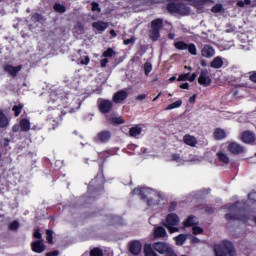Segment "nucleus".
I'll return each mask as SVG.
<instances>
[{
  "instance_id": "nucleus-1",
  "label": "nucleus",
  "mask_w": 256,
  "mask_h": 256,
  "mask_svg": "<svg viewBox=\"0 0 256 256\" xmlns=\"http://www.w3.org/2000/svg\"><path fill=\"white\" fill-rule=\"evenodd\" d=\"M57 94L52 93L50 95V103H56L59 109H68L65 113H74L81 107V94L77 90H71L68 93L62 94L61 97L55 99Z\"/></svg>"
},
{
  "instance_id": "nucleus-2",
  "label": "nucleus",
  "mask_w": 256,
  "mask_h": 256,
  "mask_svg": "<svg viewBox=\"0 0 256 256\" xmlns=\"http://www.w3.org/2000/svg\"><path fill=\"white\" fill-rule=\"evenodd\" d=\"M132 195H139L141 199H147L148 207H155L161 201V194L151 188H135Z\"/></svg>"
},
{
  "instance_id": "nucleus-3",
  "label": "nucleus",
  "mask_w": 256,
  "mask_h": 256,
  "mask_svg": "<svg viewBox=\"0 0 256 256\" xmlns=\"http://www.w3.org/2000/svg\"><path fill=\"white\" fill-rule=\"evenodd\" d=\"M214 251L216 256H235V248H233V244L227 240L222 241L221 244H216Z\"/></svg>"
},
{
  "instance_id": "nucleus-4",
  "label": "nucleus",
  "mask_w": 256,
  "mask_h": 256,
  "mask_svg": "<svg viewBox=\"0 0 256 256\" xmlns=\"http://www.w3.org/2000/svg\"><path fill=\"white\" fill-rule=\"evenodd\" d=\"M226 209L228 210V213L225 215L226 221H229L231 219H239L240 221H247V217L243 216V211L239 209V202H237L234 205H227Z\"/></svg>"
},
{
  "instance_id": "nucleus-5",
  "label": "nucleus",
  "mask_w": 256,
  "mask_h": 256,
  "mask_svg": "<svg viewBox=\"0 0 256 256\" xmlns=\"http://www.w3.org/2000/svg\"><path fill=\"white\" fill-rule=\"evenodd\" d=\"M179 215L176 213H170L166 216L165 227L168 229L169 233H179Z\"/></svg>"
},
{
  "instance_id": "nucleus-6",
  "label": "nucleus",
  "mask_w": 256,
  "mask_h": 256,
  "mask_svg": "<svg viewBox=\"0 0 256 256\" xmlns=\"http://www.w3.org/2000/svg\"><path fill=\"white\" fill-rule=\"evenodd\" d=\"M154 251L160 253V255L177 256L173 251V248L165 242H156L153 244Z\"/></svg>"
},
{
  "instance_id": "nucleus-7",
  "label": "nucleus",
  "mask_w": 256,
  "mask_h": 256,
  "mask_svg": "<svg viewBox=\"0 0 256 256\" xmlns=\"http://www.w3.org/2000/svg\"><path fill=\"white\" fill-rule=\"evenodd\" d=\"M105 183V178H103V175L99 174L96 178H94L88 187V190L91 191V189H103V184Z\"/></svg>"
},
{
  "instance_id": "nucleus-8",
  "label": "nucleus",
  "mask_w": 256,
  "mask_h": 256,
  "mask_svg": "<svg viewBox=\"0 0 256 256\" xmlns=\"http://www.w3.org/2000/svg\"><path fill=\"white\" fill-rule=\"evenodd\" d=\"M98 107L101 113H109L113 109V102L100 98L98 100Z\"/></svg>"
},
{
  "instance_id": "nucleus-9",
  "label": "nucleus",
  "mask_w": 256,
  "mask_h": 256,
  "mask_svg": "<svg viewBox=\"0 0 256 256\" xmlns=\"http://www.w3.org/2000/svg\"><path fill=\"white\" fill-rule=\"evenodd\" d=\"M228 151L232 153V155H241V153H245V147L237 142H231L228 145Z\"/></svg>"
},
{
  "instance_id": "nucleus-10",
  "label": "nucleus",
  "mask_w": 256,
  "mask_h": 256,
  "mask_svg": "<svg viewBox=\"0 0 256 256\" xmlns=\"http://www.w3.org/2000/svg\"><path fill=\"white\" fill-rule=\"evenodd\" d=\"M198 83L204 87H209V85H211V77L209 76V72L207 70L201 71L198 78Z\"/></svg>"
},
{
  "instance_id": "nucleus-11",
  "label": "nucleus",
  "mask_w": 256,
  "mask_h": 256,
  "mask_svg": "<svg viewBox=\"0 0 256 256\" xmlns=\"http://www.w3.org/2000/svg\"><path fill=\"white\" fill-rule=\"evenodd\" d=\"M225 63L227 64V60L223 59L221 56H217L210 63V67H212V69H221Z\"/></svg>"
},
{
  "instance_id": "nucleus-12",
  "label": "nucleus",
  "mask_w": 256,
  "mask_h": 256,
  "mask_svg": "<svg viewBox=\"0 0 256 256\" xmlns=\"http://www.w3.org/2000/svg\"><path fill=\"white\" fill-rule=\"evenodd\" d=\"M109 139H111V132L107 130L99 132L96 136V141H98L99 143H107Z\"/></svg>"
},
{
  "instance_id": "nucleus-13",
  "label": "nucleus",
  "mask_w": 256,
  "mask_h": 256,
  "mask_svg": "<svg viewBox=\"0 0 256 256\" xmlns=\"http://www.w3.org/2000/svg\"><path fill=\"white\" fill-rule=\"evenodd\" d=\"M201 55L206 59H211L215 55V49L211 45H205L202 48Z\"/></svg>"
},
{
  "instance_id": "nucleus-14",
  "label": "nucleus",
  "mask_w": 256,
  "mask_h": 256,
  "mask_svg": "<svg viewBox=\"0 0 256 256\" xmlns=\"http://www.w3.org/2000/svg\"><path fill=\"white\" fill-rule=\"evenodd\" d=\"M126 99H127V91L125 90L118 91L113 96L114 103H122V101H125Z\"/></svg>"
},
{
  "instance_id": "nucleus-15",
  "label": "nucleus",
  "mask_w": 256,
  "mask_h": 256,
  "mask_svg": "<svg viewBox=\"0 0 256 256\" xmlns=\"http://www.w3.org/2000/svg\"><path fill=\"white\" fill-rule=\"evenodd\" d=\"M21 69H23L22 65H18V66L7 65L4 68L5 72L9 73V75H11L12 77H15V75H17V72L21 71Z\"/></svg>"
},
{
  "instance_id": "nucleus-16",
  "label": "nucleus",
  "mask_w": 256,
  "mask_h": 256,
  "mask_svg": "<svg viewBox=\"0 0 256 256\" xmlns=\"http://www.w3.org/2000/svg\"><path fill=\"white\" fill-rule=\"evenodd\" d=\"M32 250L34 253H43L45 251V244L41 240L35 241L32 243Z\"/></svg>"
},
{
  "instance_id": "nucleus-17",
  "label": "nucleus",
  "mask_w": 256,
  "mask_h": 256,
  "mask_svg": "<svg viewBox=\"0 0 256 256\" xmlns=\"http://www.w3.org/2000/svg\"><path fill=\"white\" fill-rule=\"evenodd\" d=\"M242 141L243 143H253L255 142V133L251 131H246L242 133Z\"/></svg>"
},
{
  "instance_id": "nucleus-18",
  "label": "nucleus",
  "mask_w": 256,
  "mask_h": 256,
  "mask_svg": "<svg viewBox=\"0 0 256 256\" xmlns=\"http://www.w3.org/2000/svg\"><path fill=\"white\" fill-rule=\"evenodd\" d=\"M141 242L134 241L130 243V252L133 253V255H139L141 253Z\"/></svg>"
},
{
  "instance_id": "nucleus-19",
  "label": "nucleus",
  "mask_w": 256,
  "mask_h": 256,
  "mask_svg": "<svg viewBox=\"0 0 256 256\" xmlns=\"http://www.w3.org/2000/svg\"><path fill=\"white\" fill-rule=\"evenodd\" d=\"M199 220L197 217L191 215L186 220L183 221L184 227H193L194 225H198Z\"/></svg>"
},
{
  "instance_id": "nucleus-20",
  "label": "nucleus",
  "mask_w": 256,
  "mask_h": 256,
  "mask_svg": "<svg viewBox=\"0 0 256 256\" xmlns=\"http://www.w3.org/2000/svg\"><path fill=\"white\" fill-rule=\"evenodd\" d=\"M183 141L186 145H189L190 147H195V145H197V138H195V136H191L189 134H187L183 137Z\"/></svg>"
},
{
  "instance_id": "nucleus-21",
  "label": "nucleus",
  "mask_w": 256,
  "mask_h": 256,
  "mask_svg": "<svg viewBox=\"0 0 256 256\" xmlns=\"http://www.w3.org/2000/svg\"><path fill=\"white\" fill-rule=\"evenodd\" d=\"M92 27L94 29H96V31L103 32V31H105V29H107L109 27V24H107V22L98 21V22H94L92 24Z\"/></svg>"
},
{
  "instance_id": "nucleus-22",
  "label": "nucleus",
  "mask_w": 256,
  "mask_h": 256,
  "mask_svg": "<svg viewBox=\"0 0 256 256\" xmlns=\"http://www.w3.org/2000/svg\"><path fill=\"white\" fill-rule=\"evenodd\" d=\"M171 161H173L177 165H185V163H187V159L183 158V156L179 154H172Z\"/></svg>"
},
{
  "instance_id": "nucleus-23",
  "label": "nucleus",
  "mask_w": 256,
  "mask_h": 256,
  "mask_svg": "<svg viewBox=\"0 0 256 256\" xmlns=\"http://www.w3.org/2000/svg\"><path fill=\"white\" fill-rule=\"evenodd\" d=\"M195 79H197L196 73H193L191 76L189 75V73H186V74H182L178 77V81H190L191 83H193V81H195Z\"/></svg>"
},
{
  "instance_id": "nucleus-24",
  "label": "nucleus",
  "mask_w": 256,
  "mask_h": 256,
  "mask_svg": "<svg viewBox=\"0 0 256 256\" xmlns=\"http://www.w3.org/2000/svg\"><path fill=\"white\" fill-rule=\"evenodd\" d=\"M154 236L157 238L167 237V230H165L162 226H158L154 229Z\"/></svg>"
},
{
  "instance_id": "nucleus-25",
  "label": "nucleus",
  "mask_w": 256,
  "mask_h": 256,
  "mask_svg": "<svg viewBox=\"0 0 256 256\" xmlns=\"http://www.w3.org/2000/svg\"><path fill=\"white\" fill-rule=\"evenodd\" d=\"M144 255L145 256H157V253H155V248H153V244H146L144 246Z\"/></svg>"
},
{
  "instance_id": "nucleus-26",
  "label": "nucleus",
  "mask_w": 256,
  "mask_h": 256,
  "mask_svg": "<svg viewBox=\"0 0 256 256\" xmlns=\"http://www.w3.org/2000/svg\"><path fill=\"white\" fill-rule=\"evenodd\" d=\"M143 131V129L141 128V126H135L130 128V137H135L136 139L139 137V135H141V132Z\"/></svg>"
},
{
  "instance_id": "nucleus-27",
  "label": "nucleus",
  "mask_w": 256,
  "mask_h": 256,
  "mask_svg": "<svg viewBox=\"0 0 256 256\" xmlns=\"http://www.w3.org/2000/svg\"><path fill=\"white\" fill-rule=\"evenodd\" d=\"M107 121L112 123L113 125H121L124 123L122 117H115L114 115H110L107 117Z\"/></svg>"
},
{
  "instance_id": "nucleus-28",
  "label": "nucleus",
  "mask_w": 256,
  "mask_h": 256,
  "mask_svg": "<svg viewBox=\"0 0 256 256\" xmlns=\"http://www.w3.org/2000/svg\"><path fill=\"white\" fill-rule=\"evenodd\" d=\"M214 137L217 140L225 139V137H227V133H225V130H223L221 128H217L214 131Z\"/></svg>"
},
{
  "instance_id": "nucleus-29",
  "label": "nucleus",
  "mask_w": 256,
  "mask_h": 256,
  "mask_svg": "<svg viewBox=\"0 0 256 256\" xmlns=\"http://www.w3.org/2000/svg\"><path fill=\"white\" fill-rule=\"evenodd\" d=\"M161 27H163V20L155 19L151 23V29L156 31H161Z\"/></svg>"
},
{
  "instance_id": "nucleus-30",
  "label": "nucleus",
  "mask_w": 256,
  "mask_h": 256,
  "mask_svg": "<svg viewBox=\"0 0 256 256\" xmlns=\"http://www.w3.org/2000/svg\"><path fill=\"white\" fill-rule=\"evenodd\" d=\"M127 3H129L128 7H133V9H135V11H137V6L139 5H143L145 3V0H124Z\"/></svg>"
},
{
  "instance_id": "nucleus-31",
  "label": "nucleus",
  "mask_w": 256,
  "mask_h": 256,
  "mask_svg": "<svg viewBox=\"0 0 256 256\" xmlns=\"http://www.w3.org/2000/svg\"><path fill=\"white\" fill-rule=\"evenodd\" d=\"M174 47L178 49V51H187L188 44L185 43V41H176Z\"/></svg>"
},
{
  "instance_id": "nucleus-32",
  "label": "nucleus",
  "mask_w": 256,
  "mask_h": 256,
  "mask_svg": "<svg viewBox=\"0 0 256 256\" xmlns=\"http://www.w3.org/2000/svg\"><path fill=\"white\" fill-rule=\"evenodd\" d=\"M20 127L22 131H29V129H31V122L24 118L20 121Z\"/></svg>"
},
{
  "instance_id": "nucleus-33",
  "label": "nucleus",
  "mask_w": 256,
  "mask_h": 256,
  "mask_svg": "<svg viewBox=\"0 0 256 256\" xmlns=\"http://www.w3.org/2000/svg\"><path fill=\"white\" fill-rule=\"evenodd\" d=\"M181 105H183V101L182 100H178L176 102H173L172 104H169L166 108L165 111H171L173 109H179V107H181Z\"/></svg>"
},
{
  "instance_id": "nucleus-34",
  "label": "nucleus",
  "mask_w": 256,
  "mask_h": 256,
  "mask_svg": "<svg viewBox=\"0 0 256 256\" xmlns=\"http://www.w3.org/2000/svg\"><path fill=\"white\" fill-rule=\"evenodd\" d=\"M176 245H183L185 241H187V235L186 234H180L174 238Z\"/></svg>"
},
{
  "instance_id": "nucleus-35",
  "label": "nucleus",
  "mask_w": 256,
  "mask_h": 256,
  "mask_svg": "<svg viewBox=\"0 0 256 256\" xmlns=\"http://www.w3.org/2000/svg\"><path fill=\"white\" fill-rule=\"evenodd\" d=\"M9 125V119L7 116L0 111V127L5 128Z\"/></svg>"
},
{
  "instance_id": "nucleus-36",
  "label": "nucleus",
  "mask_w": 256,
  "mask_h": 256,
  "mask_svg": "<svg viewBox=\"0 0 256 256\" xmlns=\"http://www.w3.org/2000/svg\"><path fill=\"white\" fill-rule=\"evenodd\" d=\"M167 9L169 13H179V2L177 4L175 3H169L167 6Z\"/></svg>"
},
{
  "instance_id": "nucleus-37",
  "label": "nucleus",
  "mask_w": 256,
  "mask_h": 256,
  "mask_svg": "<svg viewBox=\"0 0 256 256\" xmlns=\"http://www.w3.org/2000/svg\"><path fill=\"white\" fill-rule=\"evenodd\" d=\"M75 35H83L85 33V29L83 28V24L77 23L73 29Z\"/></svg>"
},
{
  "instance_id": "nucleus-38",
  "label": "nucleus",
  "mask_w": 256,
  "mask_h": 256,
  "mask_svg": "<svg viewBox=\"0 0 256 256\" xmlns=\"http://www.w3.org/2000/svg\"><path fill=\"white\" fill-rule=\"evenodd\" d=\"M159 37H161V33L159 32V30H153L151 28V30H150V39H152V41H158Z\"/></svg>"
},
{
  "instance_id": "nucleus-39",
  "label": "nucleus",
  "mask_w": 256,
  "mask_h": 256,
  "mask_svg": "<svg viewBox=\"0 0 256 256\" xmlns=\"http://www.w3.org/2000/svg\"><path fill=\"white\" fill-rule=\"evenodd\" d=\"M217 157L219 161H221L222 163H225V164L229 163V156H227V154L223 152H218Z\"/></svg>"
},
{
  "instance_id": "nucleus-40",
  "label": "nucleus",
  "mask_w": 256,
  "mask_h": 256,
  "mask_svg": "<svg viewBox=\"0 0 256 256\" xmlns=\"http://www.w3.org/2000/svg\"><path fill=\"white\" fill-rule=\"evenodd\" d=\"M54 10L57 12V13H65L67 11V8H65L63 6V4H60V3H56L54 5Z\"/></svg>"
},
{
  "instance_id": "nucleus-41",
  "label": "nucleus",
  "mask_w": 256,
  "mask_h": 256,
  "mask_svg": "<svg viewBox=\"0 0 256 256\" xmlns=\"http://www.w3.org/2000/svg\"><path fill=\"white\" fill-rule=\"evenodd\" d=\"M190 55H197V46L193 43H190L188 44V47H187Z\"/></svg>"
},
{
  "instance_id": "nucleus-42",
  "label": "nucleus",
  "mask_w": 256,
  "mask_h": 256,
  "mask_svg": "<svg viewBox=\"0 0 256 256\" xmlns=\"http://www.w3.org/2000/svg\"><path fill=\"white\" fill-rule=\"evenodd\" d=\"M23 109V105L22 104H18L13 106L12 110L14 111L16 117H19V115H21V110Z\"/></svg>"
},
{
  "instance_id": "nucleus-43",
  "label": "nucleus",
  "mask_w": 256,
  "mask_h": 256,
  "mask_svg": "<svg viewBox=\"0 0 256 256\" xmlns=\"http://www.w3.org/2000/svg\"><path fill=\"white\" fill-rule=\"evenodd\" d=\"M90 256H103V250L100 248H94L91 250Z\"/></svg>"
},
{
  "instance_id": "nucleus-44",
  "label": "nucleus",
  "mask_w": 256,
  "mask_h": 256,
  "mask_svg": "<svg viewBox=\"0 0 256 256\" xmlns=\"http://www.w3.org/2000/svg\"><path fill=\"white\" fill-rule=\"evenodd\" d=\"M192 232L194 235H201V233H203V228L197 226V224H194V226H192Z\"/></svg>"
},
{
  "instance_id": "nucleus-45",
  "label": "nucleus",
  "mask_w": 256,
  "mask_h": 256,
  "mask_svg": "<svg viewBox=\"0 0 256 256\" xmlns=\"http://www.w3.org/2000/svg\"><path fill=\"white\" fill-rule=\"evenodd\" d=\"M89 61V56H81L78 60V63H80V65H89Z\"/></svg>"
},
{
  "instance_id": "nucleus-46",
  "label": "nucleus",
  "mask_w": 256,
  "mask_h": 256,
  "mask_svg": "<svg viewBox=\"0 0 256 256\" xmlns=\"http://www.w3.org/2000/svg\"><path fill=\"white\" fill-rule=\"evenodd\" d=\"M145 75H149L151 71H153V66L151 63L147 62L144 65Z\"/></svg>"
},
{
  "instance_id": "nucleus-47",
  "label": "nucleus",
  "mask_w": 256,
  "mask_h": 256,
  "mask_svg": "<svg viewBox=\"0 0 256 256\" xmlns=\"http://www.w3.org/2000/svg\"><path fill=\"white\" fill-rule=\"evenodd\" d=\"M115 55V51L112 50V48H108L104 53L102 54V57H113Z\"/></svg>"
},
{
  "instance_id": "nucleus-48",
  "label": "nucleus",
  "mask_w": 256,
  "mask_h": 256,
  "mask_svg": "<svg viewBox=\"0 0 256 256\" xmlns=\"http://www.w3.org/2000/svg\"><path fill=\"white\" fill-rule=\"evenodd\" d=\"M9 229L11 231H17L19 229V222L13 221L12 223L9 224Z\"/></svg>"
},
{
  "instance_id": "nucleus-49",
  "label": "nucleus",
  "mask_w": 256,
  "mask_h": 256,
  "mask_svg": "<svg viewBox=\"0 0 256 256\" xmlns=\"http://www.w3.org/2000/svg\"><path fill=\"white\" fill-rule=\"evenodd\" d=\"M46 239L48 243H53V231L51 230L46 231Z\"/></svg>"
},
{
  "instance_id": "nucleus-50",
  "label": "nucleus",
  "mask_w": 256,
  "mask_h": 256,
  "mask_svg": "<svg viewBox=\"0 0 256 256\" xmlns=\"http://www.w3.org/2000/svg\"><path fill=\"white\" fill-rule=\"evenodd\" d=\"M91 7H92V11H97V13H101V8L99 7V3L92 2Z\"/></svg>"
},
{
  "instance_id": "nucleus-51",
  "label": "nucleus",
  "mask_w": 256,
  "mask_h": 256,
  "mask_svg": "<svg viewBox=\"0 0 256 256\" xmlns=\"http://www.w3.org/2000/svg\"><path fill=\"white\" fill-rule=\"evenodd\" d=\"M223 9V6L221 4H216L213 8H212V12L213 13H221Z\"/></svg>"
},
{
  "instance_id": "nucleus-52",
  "label": "nucleus",
  "mask_w": 256,
  "mask_h": 256,
  "mask_svg": "<svg viewBox=\"0 0 256 256\" xmlns=\"http://www.w3.org/2000/svg\"><path fill=\"white\" fill-rule=\"evenodd\" d=\"M187 161H191V163H199L201 162V158H199L198 156H193Z\"/></svg>"
},
{
  "instance_id": "nucleus-53",
  "label": "nucleus",
  "mask_w": 256,
  "mask_h": 256,
  "mask_svg": "<svg viewBox=\"0 0 256 256\" xmlns=\"http://www.w3.org/2000/svg\"><path fill=\"white\" fill-rule=\"evenodd\" d=\"M108 63H109V60L107 58L102 59L100 62L101 67H107Z\"/></svg>"
},
{
  "instance_id": "nucleus-54",
  "label": "nucleus",
  "mask_w": 256,
  "mask_h": 256,
  "mask_svg": "<svg viewBox=\"0 0 256 256\" xmlns=\"http://www.w3.org/2000/svg\"><path fill=\"white\" fill-rule=\"evenodd\" d=\"M135 41V38H129L124 40V45H131Z\"/></svg>"
},
{
  "instance_id": "nucleus-55",
  "label": "nucleus",
  "mask_w": 256,
  "mask_h": 256,
  "mask_svg": "<svg viewBox=\"0 0 256 256\" xmlns=\"http://www.w3.org/2000/svg\"><path fill=\"white\" fill-rule=\"evenodd\" d=\"M32 20H33V21H41V15H39V14H34V15L32 16Z\"/></svg>"
},
{
  "instance_id": "nucleus-56",
  "label": "nucleus",
  "mask_w": 256,
  "mask_h": 256,
  "mask_svg": "<svg viewBox=\"0 0 256 256\" xmlns=\"http://www.w3.org/2000/svg\"><path fill=\"white\" fill-rule=\"evenodd\" d=\"M34 237H35V239H41V231L36 230V231L34 232Z\"/></svg>"
},
{
  "instance_id": "nucleus-57",
  "label": "nucleus",
  "mask_w": 256,
  "mask_h": 256,
  "mask_svg": "<svg viewBox=\"0 0 256 256\" xmlns=\"http://www.w3.org/2000/svg\"><path fill=\"white\" fill-rule=\"evenodd\" d=\"M248 198H249L250 201H255V199H256V193H250V194L248 195Z\"/></svg>"
},
{
  "instance_id": "nucleus-58",
  "label": "nucleus",
  "mask_w": 256,
  "mask_h": 256,
  "mask_svg": "<svg viewBox=\"0 0 256 256\" xmlns=\"http://www.w3.org/2000/svg\"><path fill=\"white\" fill-rule=\"evenodd\" d=\"M46 256H59V251L55 250L51 253L46 254Z\"/></svg>"
},
{
  "instance_id": "nucleus-59",
  "label": "nucleus",
  "mask_w": 256,
  "mask_h": 256,
  "mask_svg": "<svg viewBox=\"0 0 256 256\" xmlns=\"http://www.w3.org/2000/svg\"><path fill=\"white\" fill-rule=\"evenodd\" d=\"M250 80H252L253 83H256V72H253V73L250 75Z\"/></svg>"
},
{
  "instance_id": "nucleus-60",
  "label": "nucleus",
  "mask_w": 256,
  "mask_h": 256,
  "mask_svg": "<svg viewBox=\"0 0 256 256\" xmlns=\"http://www.w3.org/2000/svg\"><path fill=\"white\" fill-rule=\"evenodd\" d=\"M191 243H201V240L197 237H192L191 238Z\"/></svg>"
},
{
  "instance_id": "nucleus-61",
  "label": "nucleus",
  "mask_w": 256,
  "mask_h": 256,
  "mask_svg": "<svg viewBox=\"0 0 256 256\" xmlns=\"http://www.w3.org/2000/svg\"><path fill=\"white\" fill-rule=\"evenodd\" d=\"M181 89H189V83H183L180 85Z\"/></svg>"
},
{
  "instance_id": "nucleus-62",
  "label": "nucleus",
  "mask_w": 256,
  "mask_h": 256,
  "mask_svg": "<svg viewBox=\"0 0 256 256\" xmlns=\"http://www.w3.org/2000/svg\"><path fill=\"white\" fill-rule=\"evenodd\" d=\"M146 97H147V95L141 94V95H138L137 99H138V101H143V99H145Z\"/></svg>"
},
{
  "instance_id": "nucleus-63",
  "label": "nucleus",
  "mask_w": 256,
  "mask_h": 256,
  "mask_svg": "<svg viewBox=\"0 0 256 256\" xmlns=\"http://www.w3.org/2000/svg\"><path fill=\"white\" fill-rule=\"evenodd\" d=\"M229 43V45L227 46V45H225V49H231V47H233V45H235L234 43H233V41H230V42H228Z\"/></svg>"
},
{
  "instance_id": "nucleus-64",
  "label": "nucleus",
  "mask_w": 256,
  "mask_h": 256,
  "mask_svg": "<svg viewBox=\"0 0 256 256\" xmlns=\"http://www.w3.org/2000/svg\"><path fill=\"white\" fill-rule=\"evenodd\" d=\"M237 5L238 7H245V1H238Z\"/></svg>"
}]
</instances>
